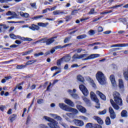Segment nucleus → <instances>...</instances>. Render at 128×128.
<instances>
[{"instance_id":"obj_1","label":"nucleus","mask_w":128,"mask_h":128,"mask_svg":"<svg viewBox=\"0 0 128 128\" xmlns=\"http://www.w3.org/2000/svg\"><path fill=\"white\" fill-rule=\"evenodd\" d=\"M43 118L46 120H48V122H50L48 124V126L50 128H60L58 126V123L56 120L48 116H44Z\"/></svg>"},{"instance_id":"obj_2","label":"nucleus","mask_w":128,"mask_h":128,"mask_svg":"<svg viewBox=\"0 0 128 128\" xmlns=\"http://www.w3.org/2000/svg\"><path fill=\"white\" fill-rule=\"evenodd\" d=\"M96 78L100 84H106V77H104V75L102 72H97Z\"/></svg>"},{"instance_id":"obj_3","label":"nucleus","mask_w":128,"mask_h":128,"mask_svg":"<svg viewBox=\"0 0 128 128\" xmlns=\"http://www.w3.org/2000/svg\"><path fill=\"white\" fill-rule=\"evenodd\" d=\"M113 96L114 98V100L117 104H119V106H122V100L120 98V93L114 92Z\"/></svg>"},{"instance_id":"obj_4","label":"nucleus","mask_w":128,"mask_h":128,"mask_svg":"<svg viewBox=\"0 0 128 128\" xmlns=\"http://www.w3.org/2000/svg\"><path fill=\"white\" fill-rule=\"evenodd\" d=\"M86 54H75L72 57V62H76V60H82V58H86L87 56Z\"/></svg>"},{"instance_id":"obj_5","label":"nucleus","mask_w":128,"mask_h":128,"mask_svg":"<svg viewBox=\"0 0 128 128\" xmlns=\"http://www.w3.org/2000/svg\"><path fill=\"white\" fill-rule=\"evenodd\" d=\"M72 122H74V124L76 126H79L80 128H82V126H84V122L82 120L74 119L72 120Z\"/></svg>"},{"instance_id":"obj_6","label":"nucleus","mask_w":128,"mask_h":128,"mask_svg":"<svg viewBox=\"0 0 128 128\" xmlns=\"http://www.w3.org/2000/svg\"><path fill=\"white\" fill-rule=\"evenodd\" d=\"M79 88L85 96H88V89L86 88L85 86L82 84L80 85Z\"/></svg>"},{"instance_id":"obj_7","label":"nucleus","mask_w":128,"mask_h":128,"mask_svg":"<svg viewBox=\"0 0 128 128\" xmlns=\"http://www.w3.org/2000/svg\"><path fill=\"white\" fill-rule=\"evenodd\" d=\"M90 96L92 100L96 102L97 106H100V103H98V98H96V95L94 92H92L90 93Z\"/></svg>"},{"instance_id":"obj_8","label":"nucleus","mask_w":128,"mask_h":128,"mask_svg":"<svg viewBox=\"0 0 128 128\" xmlns=\"http://www.w3.org/2000/svg\"><path fill=\"white\" fill-rule=\"evenodd\" d=\"M100 56V54H92L88 56L87 58L82 60H92V58H96Z\"/></svg>"},{"instance_id":"obj_9","label":"nucleus","mask_w":128,"mask_h":128,"mask_svg":"<svg viewBox=\"0 0 128 128\" xmlns=\"http://www.w3.org/2000/svg\"><path fill=\"white\" fill-rule=\"evenodd\" d=\"M109 112L110 114V118L114 120L116 116V112H114V109H112V107L109 108Z\"/></svg>"},{"instance_id":"obj_10","label":"nucleus","mask_w":128,"mask_h":128,"mask_svg":"<svg viewBox=\"0 0 128 128\" xmlns=\"http://www.w3.org/2000/svg\"><path fill=\"white\" fill-rule=\"evenodd\" d=\"M110 80L112 84V86H116V78L114 75L112 74L110 76Z\"/></svg>"},{"instance_id":"obj_11","label":"nucleus","mask_w":128,"mask_h":128,"mask_svg":"<svg viewBox=\"0 0 128 128\" xmlns=\"http://www.w3.org/2000/svg\"><path fill=\"white\" fill-rule=\"evenodd\" d=\"M64 102L65 104H68V106H71L72 108H74V103L70 99H65Z\"/></svg>"},{"instance_id":"obj_12","label":"nucleus","mask_w":128,"mask_h":128,"mask_svg":"<svg viewBox=\"0 0 128 128\" xmlns=\"http://www.w3.org/2000/svg\"><path fill=\"white\" fill-rule=\"evenodd\" d=\"M76 108L82 114H86V109L80 105H77Z\"/></svg>"},{"instance_id":"obj_13","label":"nucleus","mask_w":128,"mask_h":128,"mask_svg":"<svg viewBox=\"0 0 128 128\" xmlns=\"http://www.w3.org/2000/svg\"><path fill=\"white\" fill-rule=\"evenodd\" d=\"M59 106L60 108H62V110H66V112H68V108H70L68 106L64 103H60Z\"/></svg>"},{"instance_id":"obj_14","label":"nucleus","mask_w":128,"mask_h":128,"mask_svg":"<svg viewBox=\"0 0 128 128\" xmlns=\"http://www.w3.org/2000/svg\"><path fill=\"white\" fill-rule=\"evenodd\" d=\"M68 92L70 94L71 96L73 98H75V100H78V98H80L78 95L76 94H73L72 90H68Z\"/></svg>"},{"instance_id":"obj_15","label":"nucleus","mask_w":128,"mask_h":128,"mask_svg":"<svg viewBox=\"0 0 128 128\" xmlns=\"http://www.w3.org/2000/svg\"><path fill=\"white\" fill-rule=\"evenodd\" d=\"M118 86L121 90H124V81L122 80H118Z\"/></svg>"},{"instance_id":"obj_16","label":"nucleus","mask_w":128,"mask_h":128,"mask_svg":"<svg viewBox=\"0 0 128 128\" xmlns=\"http://www.w3.org/2000/svg\"><path fill=\"white\" fill-rule=\"evenodd\" d=\"M96 94H98V96H99L102 100H106V96H104V94L98 90L96 91Z\"/></svg>"},{"instance_id":"obj_17","label":"nucleus","mask_w":128,"mask_h":128,"mask_svg":"<svg viewBox=\"0 0 128 128\" xmlns=\"http://www.w3.org/2000/svg\"><path fill=\"white\" fill-rule=\"evenodd\" d=\"M93 118L94 120H96V122H98V124H102L104 123V122L102 120V118L98 116H94Z\"/></svg>"},{"instance_id":"obj_18","label":"nucleus","mask_w":128,"mask_h":128,"mask_svg":"<svg viewBox=\"0 0 128 128\" xmlns=\"http://www.w3.org/2000/svg\"><path fill=\"white\" fill-rule=\"evenodd\" d=\"M29 28L32 30H40V26L38 25L32 24L31 26H29Z\"/></svg>"},{"instance_id":"obj_19","label":"nucleus","mask_w":128,"mask_h":128,"mask_svg":"<svg viewBox=\"0 0 128 128\" xmlns=\"http://www.w3.org/2000/svg\"><path fill=\"white\" fill-rule=\"evenodd\" d=\"M54 38H50L49 39L46 38V46H50V44H52L54 42Z\"/></svg>"},{"instance_id":"obj_20","label":"nucleus","mask_w":128,"mask_h":128,"mask_svg":"<svg viewBox=\"0 0 128 128\" xmlns=\"http://www.w3.org/2000/svg\"><path fill=\"white\" fill-rule=\"evenodd\" d=\"M50 116H52V117L54 118L55 120H62V117L56 114H50Z\"/></svg>"},{"instance_id":"obj_21","label":"nucleus","mask_w":128,"mask_h":128,"mask_svg":"<svg viewBox=\"0 0 128 128\" xmlns=\"http://www.w3.org/2000/svg\"><path fill=\"white\" fill-rule=\"evenodd\" d=\"M67 112H74V114H78V110L76 108H72L69 107L68 108V110Z\"/></svg>"},{"instance_id":"obj_22","label":"nucleus","mask_w":128,"mask_h":128,"mask_svg":"<svg viewBox=\"0 0 128 128\" xmlns=\"http://www.w3.org/2000/svg\"><path fill=\"white\" fill-rule=\"evenodd\" d=\"M110 104H112V106L113 108L115 110H120V107L118 106L116 104H114V100H112L111 99L110 100Z\"/></svg>"},{"instance_id":"obj_23","label":"nucleus","mask_w":128,"mask_h":128,"mask_svg":"<svg viewBox=\"0 0 128 128\" xmlns=\"http://www.w3.org/2000/svg\"><path fill=\"white\" fill-rule=\"evenodd\" d=\"M20 14L21 16H22L23 18H30V14H28V13H24L22 12H20Z\"/></svg>"},{"instance_id":"obj_24","label":"nucleus","mask_w":128,"mask_h":128,"mask_svg":"<svg viewBox=\"0 0 128 128\" xmlns=\"http://www.w3.org/2000/svg\"><path fill=\"white\" fill-rule=\"evenodd\" d=\"M34 62H36V60H30L28 61L26 63L25 66H30V64H34Z\"/></svg>"},{"instance_id":"obj_25","label":"nucleus","mask_w":128,"mask_h":128,"mask_svg":"<svg viewBox=\"0 0 128 128\" xmlns=\"http://www.w3.org/2000/svg\"><path fill=\"white\" fill-rule=\"evenodd\" d=\"M122 118H126L128 116V112L126 110H123L121 112Z\"/></svg>"},{"instance_id":"obj_26","label":"nucleus","mask_w":128,"mask_h":128,"mask_svg":"<svg viewBox=\"0 0 128 128\" xmlns=\"http://www.w3.org/2000/svg\"><path fill=\"white\" fill-rule=\"evenodd\" d=\"M16 116L15 114H13L10 117H9V120L10 122H14V120H16Z\"/></svg>"},{"instance_id":"obj_27","label":"nucleus","mask_w":128,"mask_h":128,"mask_svg":"<svg viewBox=\"0 0 128 128\" xmlns=\"http://www.w3.org/2000/svg\"><path fill=\"white\" fill-rule=\"evenodd\" d=\"M26 68V65L21 64V65H18L16 66V68L17 70H22V68Z\"/></svg>"},{"instance_id":"obj_28","label":"nucleus","mask_w":128,"mask_h":128,"mask_svg":"<svg viewBox=\"0 0 128 128\" xmlns=\"http://www.w3.org/2000/svg\"><path fill=\"white\" fill-rule=\"evenodd\" d=\"M77 80H79V82H84V77H82L80 75H78L77 76Z\"/></svg>"},{"instance_id":"obj_29","label":"nucleus","mask_w":128,"mask_h":128,"mask_svg":"<svg viewBox=\"0 0 128 128\" xmlns=\"http://www.w3.org/2000/svg\"><path fill=\"white\" fill-rule=\"evenodd\" d=\"M6 16H17L18 14H16V12L12 11H8L6 13Z\"/></svg>"},{"instance_id":"obj_30","label":"nucleus","mask_w":128,"mask_h":128,"mask_svg":"<svg viewBox=\"0 0 128 128\" xmlns=\"http://www.w3.org/2000/svg\"><path fill=\"white\" fill-rule=\"evenodd\" d=\"M86 34H82L76 37L77 40H82V38H86Z\"/></svg>"},{"instance_id":"obj_31","label":"nucleus","mask_w":128,"mask_h":128,"mask_svg":"<svg viewBox=\"0 0 128 128\" xmlns=\"http://www.w3.org/2000/svg\"><path fill=\"white\" fill-rule=\"evenodd\" d=\"M48 23H47V24H44V23H42V22L38 23V26H42L43 28H46V26H48Z\"/></svg>"},{"instance_id":"obj_32","label":"nucleus","mask_w":128,"mask_h":128,"mask_svg":"<svg viewBox=\"0 0 128 128\" xmlns=\"http://www.w3.org/2000/svg\"><path fill=\"white\" fill-rule=\"evenodd\" d=\"M39 44H44V42L46 43V38H42L41 40H38Z\"/></svg>"},{"instance_id":"obj_33","label":"nucleus","mask_w":128,"mask_h":128,"mask_svg":"<svg viewBox=\"0 0 128 128\" xmlns=\"http://www.w3.org/2000/svg\"><path fill=\"white\" fill-rule=\"evenodd\" d=\"M64 58V62H70V60L71 57L70 55H68L67 56H65L63 59Z\"/></svg>"},{"instance_id":"obj_34","label":"nucleus","mask_w":128,"mask_h":128,"mask_svg":"<svg viewBox=\"0 0 128 128\" xmlns=\"http://www.w3.org/2000/svg\"><path fill=\"white\" fill-rule=\"evenodd\" d=\"M105 122L107 126H110V117H107Z\"/></svg>"},{"instance_id":"obj_35","label":"nucleus","mask_w":128,"mask_h":128,"mask_svg":"<svg viewBox=\"0 0 128 128\" xmlns=\"http://www.w3.org/2000/svg\"><path fill=\"white\" fill-rule=\"evenodd\" d=\"M72 38V36H69V37H67L64 40V44H66L68 42H70V39Z\"/></svg>"},{"instance_id":"obj_36","label":"nucleus","mask_w":128,"mask_h":128,"mask_svg":"<svg viewBox=\"0 0 128 128\" xmlns=\"http://www.w3.org/2000/svg\"><path fill=\"white\" fill-rule=\"evenodd\" d=\"M96 12H94V8H92L90 10V12H88V14H96Z\"/></svg>"},{"instance_id":"obj_37","label":"nucleus","mask_w":128,"mask_h":128,"mask_svg":"<svg viewBox=\"0 0 128 128\" xmlns=\"http://www.w3.org/2000/svg\"><path fill=\"white\" fill-rule=\"evenodd\" d=\"M78 10H74L71 12V15L72 16H76V14H78Z\"/></svg>"},{"instance_id":"obj_38","label":"nucleus","mask_w":128,"mask_h":128,"mask_svg":"<svg viewBox=\"0 0 128 128\" xmlns=\"http://www.w3.org/2000/svg\"><path fill=\"white\" fill-rule=\"evenodd\" d=\"M30 6L32 8H35V10H36V2L30 3Z\"/></svg>"},{"instance_id":"obj_39","label":"nucleus","mask_w":128,"mask_h":128,"mask_svg":"<svg viewBox=\"0 0 128 128\" xmlns=\"http://www.w3.org/2000/svg\"><path fill=\"white\" fill-rule=\"evenodd\" d=\"M22 38H23L22 40H25L26 42H32V38H24V37H22Z\"/></svg>"},{"instance_id":"obj_40","label":"nucleus","mask_w":128,"mask_h":128,"mask_svg":"<svg viewBox=\"0 0 128 128\" xmlns=\"http://www.w3.org/2000/svg\"><path fill=\"white\" fill-rule=\"evenodd\" d=\"M92 126L94 128H102V126H100V125L98 124H94Z\"/></svg>"},{"instance_id":"obj_41","label":"nucleus","mask_w":128,"mask_h":128,"mask_svg":"<svg viewBox=\"0 0 128 128\" xmlns=\"http://www.w3.org/2000/svg\"><path fill=\"white\" fill-rule=\"evenodd\" d=\"M83 100L86 104H90V101L88 98H83Z\"/></svg>"},{"instance_id":"obj_42","label":"nucleus","mask_w":128,"mask_h":128,"mask_svg":"<svg viewBox=\"0 0 128 128\" xmlns=\"http://www.w3.org/2000/svg\"><path fill=\"white\" fill-rule=\"evenodd\" d=\"M0 26H2L4 30H8V28H10V26H6V25L4 24H0Z\"/></svg>"},{"instance_id":"obj_43","label":"nucleus","mask_w":128,"mask_h":128,"mask_svg":"<svg viewBox=\"0 0 128 128\" xmlns=\"http://www.w3.org/2000/svg\"><path fill=\"white\" fill-rule=\"evenodd\" d=\"M40 56H44V52H41L40 53L35 54H34V56H36V57Z\"/></svg>"},{"instance_id":"obj_44","label":"nucleus","mask_w":128,"mask_h":128,"mask_svg":"<svg viewBox=\"0 0 128 128\" xmlns=\"http://www.w3.org/2000/svg\"><path fill=\"white\" fill-rule=\"evenodd\" d=\"M60 124L64 128H70V127L68 126V124H66L62 122V123H60Z\"/></svg>"},{"instance_id":"obj_45","label":"nucleus","mask_w":128,"mask_h":128,"mask_svg":"<svg viewBox=\"0 0 128 128\" xmlns=\"http://www.w3.org/2000/svg\"><path fill=\"white\" fill-rule=\"evenodd\" d=\"M86 128H92V124L88 123L86 126Z\"/></svg>"},{"instance_id":"obj_46","label":"nucleus","mask_w":128,"mask_h":128,"mask_svg":"<svg viewBox=\"0 0 128 128\" xmlns=\"http://www.w3.org/2000/svg\"><path fill=\"white\" fill-rule=\"evenodd\" d=\"M10 38L12 40H16V36L14 34H10Z\"/></svg>"},{"instance_id":"obj_47","label":"nucleus","mask_w":128,"mask_h":128,"mask_svg":"<svg viewBox=\"0 0 128 128\" xmlns=\"http://www.w3.org/2000/svg\"><path fill=\"white\" fill-rule=\"evenodd\" d=\"M18 18V15H13L11 16L8 17L7 20H12V18Z\"/></svg>"},{"instance_id":"obj_48","label":"nucleus","mask_w":128,"mask_h":128,"mask_svg":"<svg viewBox=\"0 0 128 128\" xmlns=\"http://www.w3.org/2000/svg\"><path fill=\"white\" fill-rule=\"evenodd\" d=\"M79 118H81V120H88V118L83 116H79Z\"/></svg>"},{"instance_id":"obj_49","label":"nucleus","mask_w":128,"mask_h":128,"mask_svg":"<svg viewBox=\"0 0 128 128\" xmlns=\"http://www.w3.org/2000/svg\"><path fill=\"white\" fill-rule=\"evenodd\" d=\"M128 46V43L120 44V48H124Z\"/></svg>"},{"instance_id":"obj_50","label":"nucleus","mask_w":128,"mask_h":128,"mask_svg":"<svg viewBox=\"0 0 128 128\" xmlns=\"http://www.w3.org/2000/svg\"><path fill=\"white\" fill-rule=\"evenodd\" d=\"M38 104H42L44 102V100L42 99H38L37 100Z\"/></svg>"},{"instance_id":"obj_51","label":"nucleus","mask_w":128,"mask_h":128,"mask_svg":"<svg viewBox=\"0 0 128 128\" xmlns=\"http://www.w3.org/2000/svg\"><path fill=\"white\" fill-rule=\"evenodd\" d=\"M106 114V110L98 112V114Z\"/></svg>"},{"instance_id":"obj_52","label":"nucleus","mask_w":128,"mask_h":128,"mask_svg":"<svg viewBox=\"0 0 128 128\" xmlns=\"http://www.w3.org/2000/svg\"><path fill=\"white\" fill-rule=\"evenodd\" d=\"M53 14L54 16H56L58 14H60V10H55L53 12Z\"/></svg>"},{"instance_id":"obj_53","label":"nucleus","mask_w":128,"mask_h":128,"mask_svg":"<svg viewBox=\"0 0 128 128\" xmlns=\"http://www.w3.org/2000/svg\"><path fill=\"white\" fill-rule=\"evenodd\" d=\"M88 34L90 36H94V30H90L88 32Z\"/></svg>"},{"instance_id":"obj_54","label":"nucleus","mask_w":128,"mask_h":128,"mask_svg":"<svg viewBox=\"0 0 128 128\" xmlns=\"http://www.w3.org/2000/svg\"><path fill=\"white\" fill-rule=\"evenodd\" d=\"M48 10H50V8H47L42 10V14H46V12H48Z\"/></svg>"},{"instance_id":"obj_55","label":"nucleus","mask_w":128,"mask_h":128,"mask_svg":"<svg viewBox=\"0 0 128 128\" xmlns=\"http://www.w3.org/2000/svg\"><path fill=\"white\" fill-rule=\"evenodd\" d=\"M5 108H6V106H4L1 105L0 106V110H2V112H4Z\"/></svg>"},{"instance_id":"obj_56","label":"nucleus","mask_w":128,"mask_h":128,"mask_svg":"<svg viewBox=\"0 0 128 128\" xmlns=\"http://www.w3.org/2000/svg\"><path fill=\"white\" fill-rule=\"evenodd\" d=\"M54 48H55V50H58L60 48H63L62 46L58 45V46L54 47Z\"/></svg>"},{"instance_id":"obj_57","label":"nucleus","mask_w":128,"mask_h":128,"mask_svg":"<svg viewBox=\"0 0 128 128\" xmlns=\"http://www.w3.org/2000/svg\"><path fill=\"white\" fill-rule=\"evenodd\" d=\"M62 60H64V58L60 59L57 61V66H60V62H62Z\"/></svg>"},{"instance_id":"obj_58","label":"nucleus","mask_w":128,"mask_h":128,"mask_svg":"<svg viewBox=\"0 0 128 128\" xmlns=\"http://www.w3.org/2000/svg\"><path fill=\"white\" fill-rule=\"evenodd\" d=\"M120 22H126V18H120Z\"/></svg>"},{"instance_id":"obj_59","label":"nucleus","mask_w":128,"mask_h":128,"mask_svg":"<svg viewBox=\"0 0 128 128\" xmlns=\"http://www.w3.org/2000/svg\"><path fill=\"white\" fill-rule=\"evenodd\" d=\"M82 48H78L76 50V52H77V54H80L82 52Z\"/></svg>"},{"instance_id":"obj_60","label":"nucleus","mask_w":128,"mask_h":128,"mask_svg":"<svg viewBox=\"0 0 128 128\" xmlns=\"http://www.w3.org/2000/svg\"><path fill=\"white\" fill-rule=\"evenodd\" d=\"M72 16H66V22H68V20H72Z\"/></svg>"},{"instance_id":"obj_61","label":"nucleus","mask_w":128,"mask_h":128,"mask_svg":"<svg viewBox=\"0 0 128 128\" xmlns=\"http://www.w3.org/2000/svg\"><path fill=\"white\" fill-rule=\"evenodd\" d=\"M118 34H126V31L124 30H120L118 32Z\"/></svg>"},{"instance_id":"obj_62","label":"nucleus","mask_w":128,"mask_h":128,"mask_svg":"<svg viewBox=\"0 0 128 128\" xmlns=\"http://www.w3.org/2000/svg\"><path fill=\"white\" fill-rule=\"evenodd\" d=\"M12 109H9L8 112H7L8 114H12Z\"/></svg>"},{"instance_id":"obj_63","label":"nucleus","mask_w":128,"mask_h":128,"mask_svg":"<svg viewBox=\"0 0 128 128\" xmlns=\"http://www.w3.org/2000/svg\"><path fill=\"white\" fill-rule=\"evenodd\" d=\"M102 30H103L102 27L100 26L98 28V32H102Z\"/></svg>"},{"instance_id":"obj_64","label":"nucleus","mask_w":128,"mask_h":128,"mask_svg":"<svg viewBox=\"0 0 128 128\" xmlns=\"http://www.w3.org/2000/svg\"><path fill=\"white\" fill-rule=\"evenodd\" d=\"M40 128H48V126H46V125L44 124H42L40 125Z\"/></svg>"}]
</instances>
